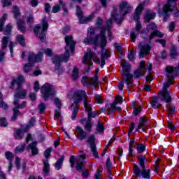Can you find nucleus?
<instances>
[{
    "label": "nucleus",
    "mask_w": 179,
    "mask_h": 179,
    "mask_svg": "<svg viewBox=\"0 0 179 179\" xmlns=\"http://www.w3.org/2000/svg\"><path fill=\"white\" fill-rule=\"evenodd\" d=\"M77 16L78 17L79 22L81 24L83 23H89V22H92V19H93V15H89L87 17L83 16V12L80 10V7L77 6Z\"/></svg>",
    "instance_id": "obj_18"
},
{
    "label": "nucleus",
    "mask_w": 179,
    "mask_h": 179,
    "mask_svg": "<svg viewBox=\"0 0 179 179\" xmlns=\"http://www.w3.org/2000/svg\"><path fill=\"white\" fill-rule=\"evenodd\" d=\"M34 65V64L33 62H28V63L26 64L24 66V72H25L26 73L30 72V71H31V68H33Z\"/></svg>",
    "instance_id": "obj_36"
},
{
    "label": "nucleus",
    "mask_w": 179,
    "mask_h": 179,
    "mask_svg": "<svg viewBox=\"0 0 179 179\" xmlns=\"http://www.w3.org/2000/svg\"><path fill=\"white\" fill-rule=\"evenodd\" d=\"M95 141L96 138L94 137V135L92 134L88 137L87 142V143H89L91 152H92V155L95 157V159H100V156H99V152H97V147L96 145V143H94Z\"/></svg>",
    "instance_id": "obj_15"
},
{
    "label": "nucleus",
    "mask_w": 179,
    "mask_h": 179,
    "mask_svg": "<svg viewBox=\"0 0 179 179\" xmlns=\"http://www.w3.org/2000/svg\"><path fill=\"white\" fill-rule=\"evenodd\" d=\"M0 108L8 110V104H6V103H5L3 101H0Z\"/></svg>",
    "instance_id": "obj_61"
},
{
    "label": "nucleus",
    "mask_w": 179,
    "mask_h": 179,
    "mask_svg": "<svg viewBox=\"0 0 179 179\" xmlns=\"http://www.w3.org/2000/svg\"><path fill=\"white\" fill-rule=\"evenodd\" d=\"M17 26L18 27V29L21 33H24L26 31V23L24 22V20H20L17 22Z\"/></svg>",
    "instance_id": "obj_33"
},
{
    "label": "nucleus",
    "mask_w": 179,
    "mask_h": 179,
    "mask_svg": "<svg viewBox=\"0 0 179 179\" xmlns=\"http://www.w3.org/2000/svg\"><path fill=\"white\" fill-rule=\"evenodd\" d=\"M138 69H141V71H143V72H145V71H146V66H145V62L141 61L140 62V68Z\"/></svg>",
    "instance_id": "obj_63"
},
{
    "label": "nucleus",
    "mask_w": 179,
    "mask_h": 179,
    "mask_svg": "<svg viewBox=\"0 0 179 179\" xmlns=\"http://www.w3.org/2000/svg\"><path fill=\"white\" fill-rule=\"evenodd\" d=\"M8 38H9V37H8V36H4L2 38V43H1V49L2 50H6V48H8Z\"/></svg>",
    "instance_id": "obj_39"
},
{
    "label": "nucleus",
    "mask_w": 179,
    "mask_h": 179,
    "mask_svg": "<svg viewBox=\"0 0 179 179\" xmlns=\"http://www.w3.org/2000/svg\"><path fill=\"white\" fill-rule=\"evenodd\" d=\"M142 10H143V4L141 3L136 8V12L133 15L134 20H136V22H139L138 20H139V19L141 17V15L142 13Z\"/></svg>",
    "instance_id": "obj_28"
},
{
    "label": "nucleus",
    "mask_w": 179,
    "mask_h": 179,
    "mask_svg": "<svg viewBox=\"0 0 179 179\" xmlns=\"http://www.w3.org/2000/svg\"><path fill=\"white\" fill-rule=\"evenodd\" d=\"M92 128H93V123L86 122V124L84 127V129L87 131V132H92Z\"/></svg>",
    "instance_id": "obj_45"
},
{
    "label": "nucleus",
    "mask_w": 179,
    "mask_h": 179,
    "mask_svg": "<svg viewBox=\"0 0 179 179\" xmlns=\"http://www.w3.org/2000/svg\"><path fill=\"white\" fill-rule=\"evenodd\" d=\"M38 110L41 114H43V113H44V111L45 110V104H44V103H41L38 106Z\"/></svg>",
    "instance_id": "obj_59"
},
{
    "label": "nucleus",
    "mask_w": 179,
    "mask_h": 179,
    "mask_svg": "<svg viewBox=\"0 0 179 179\" xmlns=\"http://www.w3.org/2000/svg\"><path fill=\"white\" fill-rule=\"evenodd\" d=\"M35 122L36 118L31 117L29 122V124L27 125V129H29V128H33L34 127Z\"/></svg>",
    "instance_id": "obj_48"
},
{
    "label": "nucleus",
    "mask_w": 179,
    "mask_h": 179,
    "mask_svg": "<svg viewBox=\"0 0 179 179\" xmlns=\"http://www.w3.org/2000/svg\"><path fill=\"white\" fill-rule=\"evenodd\" d=\"M94 36V33L90 34V38H85L83 43L85 44H87L88 45H97L98 44H101V68H104V65H106V59H108L110 58V53L108 50H105L104 47L107 45V39L104 35V31H101V39H99L98 36L93 37Z\"/></svg>",
    "instance_id": "obj_2"
},
{
    "label": "nucleus",
    "mask_w": 179,
    "mask_h": 179,
    "mask_svg": "<svg viewBox=\"0 0 179 179\" xmlns=\"http://www.w3.org/2000/svg\"><path fill=\"white\" fill-rule=\"evenodd\" d=\"M146 124H148V119H146L145 117H141L139 120V124L136 129V131H139V129H142L143 132H146V129H145Z\"/></svg>",
    "instance_id": "obj_29"
},
{
    "label": "nucleus",
    "mask_w": 179,
    "mask_h": 179,
    "mask_svg": "<svg viewBox=\"0 0 179 179\" xmlns=\"http://www.w3.org/2000/svg\"><path fill=\"white\" fill-rule=\"evenodd\" d=\"M79 78V70L78 67H74L72 73V79L73 80H76Z\"/></svg>",
    "instance_id": "obj_41"
},
{
    "label": "nucleus",
    "mask_w": 179,
    "mask_h": 179,
    "mask_svg": "<svg viewBox=\"0 0 179 179\" xmlns=\"http://www.w3.org/2000/svg\"><path fill=\"white\" fill-rule=\"evenodd\" d=\"M84 159H86L85 155H80L79 158H77L76 159L73 156H71L70 157V166L71 169H73L75 167V162H76V169L77 171H79V173H82L81 176L83 177V178H87L89 177V171L86 169V161L84 160Z\"/></svg>",
    "instance_id": "obj_5"
},
{
    "label": "nucleus",
    "mask_w": 179,
    "mask_h": 179,
    "mask_svg": "<svg viewBox=\"0 0 179 179\" xmlns=\"http://www.w3.org/2000/svg\"><path fill=\"white\" fill-rule=\"evenodd\" d=\"M27 96V90H20L15 92L14 96V106L19 103V99H26Z\"/></svg>",
    "instance_id": "obj_22"
},
{
    "label": "nucleus",
    "mask_w": 179,
    "mask_h": 179,
    "mask_svg": "<svg viewBox=\"0 0 179 179\" xmlns=\"http://www.w3.org/2000/svg\"><path fill=\"white\" fill-rule=\"evenodd\" d=\"M5 156H6V158L7 159V160H9V162H12V159H13V157H14L13 153L10 152H6L5 153Z\"/></svg>",
    "instance_id": "obj_55"
},
{
    "label": "nucleus",
    "mask_w": 179,
    "mask_h": 179,
    "mask_svg": "<svg viewBox=\"0 0 179 179\" xmlns=\"http://www.w3.org/2000/svg\"><path fill=\"white\" fill-rule=\"evenodd\" d=\"M117 106V101H113V103L110 105V109L112 111H122V108L120 106Z\"/></svg>",
    "instance_id": "obj_42"
},
{
    "label": "nucleus",
    "mask_w": 179,
    "mask_h": 179,
    "mask_svg": "<svg viewBox=\"0 0 179 179\" xmlns=\"http://www.w3.org/2000/svg\"><path fill=\"white\" fill-rule=\"evenodd\" d=\"M1 3L3 5V8H6V6H10V5H12V1H10V0H1Z\"/></svg>",
    "instance_id": "obj_53"
},
{
    "label": "nucleus",
    "mask_w": 179,
    "mask_h": 179,
    "mask_svg": "<svg viewBox=\"0 0 179 179\" xmlns=\"http://www.w3.org/2000/svg\"><path fill=\"white\" fill-rule=\"evenodd\" d=\"M93 58H96V54L92 51H88L85 55L83 59V63L84 64H88L90 66H92L93 65Z\"/></svg>",
    "instance_id": "obj_23"
},
{
    "label": "nucleus",
    "mask_w": 179,
    "mask_h": 179,
    "mask_svg": "<svg viewBox=\"0 0 179 179\" xmlns=\"http://www.w3.org/2000/svg\"><path fill=\"white\" fill-rule=\"evenodd\" d=\"M76 136L77 139H79L80 141H83L86 139V138H87V132L85 131V130H83V128H82L80 126H77L76 127Z\"/></svg>",
    "instance_id": "obj_24"
},
{
    "label": "nucleus",
    "mask_w": 179,
    "mask_h": 179,
    "mask_svg": "<svg viewBox=\"0 0 179 179\" xmlns=\"http://www.w3.org/2000/svg\"><path fill=\"white\" fill-rule=\"evenodd\" d=\"M131 10H132L131 5H129L127 1H122L120 5V12L117 13L114 10L112 13V18L117 24H120V23L122 22L124 16L126 15L127 13H129Z\"/></svg>",
    "instance_id": "obj_6"
},
{
    "label": "nucleus",
    "mask_w": 179,
    "mask_h": 179,
    "mask_svg": "<svg viewBox=\"0 0 179 179\" xmlns=\"http://www.w3.org/2000/svg\"><path fill=\"white\" fill-rule=\"evenodd\" d=\"M177 55H178V52H177V50L176 48H172L171 50L170 56L172 59H175V58H177Z\"/></svg>",
    "instance_id": "obj_47"
},
{
    "label": "nucleus",
    "mask_w": 179,
    "mask_h": 179,
    "mask_svg": "<svg viewBox=\"0 0 179 179\" xmlns=\"http://www.w3.org/2000/svg\"><path fill=\"white\" fill-rule=\"evenodd\" d=\"M94 99L96 103H97L98 104H102L103 99L101 98V96H100L99 94H96Z\"/></svg>",
    "instance_id": "obj_57"
},
{
    "label": "nucleus",
    "mask_w": 179,
    "mask_h": 179,
    "mask_svg": "<svg viewBox=\"0 0 179 179\" xmlns=\"http://www.w3.org/2000/svg\"><path fill=\"white\" fill-rule=\"evenodd\" d=\"M138 153H143L146 149V146L144 144H140L136 147Z\"/></svg>",
    "instance_id": "obj_46"
},
{
    "label": "nucleus",
    "mask_w": 179,
    "mask_h": 179,
    "mask_svg": "<svg viewBox=\"0 0 179 179\" xmlns=\"http://www.w3.org/2000/svg\"><path fill=\"white\" fill-rule=\"evenodd\" d=\"M167 78H168V81L166 83H165L164 85V89L162 90H161L159 92V93L166 92L168 94V95L171 96V95H170V92L167 89H169V87H170V86H171V85H173V83H171V80H174V76H173V74L168 73Z\"/></svg>",
    "instance_id": "obj_26"
},
{
    "label": "nucleus",
    "mask_w": 179,
    "mask_h": 179,
    "mask_svg": "<svg viewBox=\"0 0 179 179\" xmlns=\"http://www.w3.org/2000/svg\"><path fill=\"white\" fill-rule=\"evenodd\" d=\"M86 96V92L83 90L76 91L74 92L73 97L75 99V101L73 104H71V108H73L71 120L75 121L76 120V115H78V112L79 111V108H78V104L80 103L83 97Z\"/></svg>",
    "instance_id": "obj_10"
},
{
    "label": "nucleus",
    "mask_w": 179,
    "mask_h": 179,
    "mask_svg": "<svg viewBox=\"0 0 179 179\" xmlns=\"http://www.w3.org/2000/svg\"><path fill=\"white\" fill-rule=\"evenodd\" d=\"M156 29H157V26L155 23H150L147 27V30H155V31Z\"/></svg>",
    "instance_id": "obj_58"
},
{
    "label": "nucleus",
    "mask_w": 179,
    "mask_h": 179,
    "mask_svg": "<svg viewBox=\"0 0 179 179\" xmlns=\"http://www.w3.org/2000/svg\"><path fill=\"white\" fill-rule=\"evenodd\" d=\"M65 159L64 156L61 157L55 163V167L56 170H61L62 167V163H64V159Z\"/></svg>",
    "instance_id": "obj_34"
},
{
    "label": "nucleus",
    "mask_w": 179,
    "mask_h": 179,
    "mask_svg": "<svg viewBox=\"0 0 179 179\" xmlns=\"http://www.w3.org/2000/svg\"><path fill=\"white\" fill-rule=\"evenodd\" d=\"M81 82L83 86H89V85H92L95 87H99V86H100V83L99 82V76L97 74H95L94 78H89L85 76L83 77Z\"/></svg>",
    "instance_id": "obj_13"
},
{
    "label": "nucleus",
    "mask_w": 179,
    "mask_h": 179,
    "mask_svg": "<svg viewBox=\"0 0 179 179\" xmlns=\"http://www.w3.org/2000/svg\"><path fill=\"white\" fill-rule=\"evenodd\" d=\"M24 82V77L23 76H19L18 78L17 79H14L13 80V81L11 82V85L10 86V89H13V86H15V85H17V90H19V89H20V87H22V83H23Z\"/></svg>",
    "instance_id": "obj_27"
},
{
    "label": "nucleus",
    "mask_w": 179,
    "mask_h": 179,
    "mask_svg": "<svg viewBox=\"0 0 179 179\" xmlns=\"http://www.w3.org/2000/svg\"><path fill=\"white\" fill-rule=\"evenodd\" d=\"M87 95H86V92H85V96H83L82 99H84V107L85 108V111L89 114L90 113L92 112V104L89 103V101L87 100Z\"/></svg>",
    "instance_id": "obj_30"
},
{
    "label": "nucleus",
    "mask_w": 179,
    "mask_h": 179,
    "mask_svg": "<svg viewBox=\"0 0 179 179\" xmlns=\"http://www.w3.org/2000/svg\"><path fill=\"white\" fill-rule=\"evenodd\" d=\"M139 57L140 58H143L146 54L150 52V43H146L145 42H141L139 44Z\"/></svg>",
    "instance_id": "obj_17"
},
{
    "label": "nucleus",
    "mask_w": 179,
    "mask_h": 179,
    "mask_svg": "<svg viewBox=\"0 0 179 179\" xmlns=\"http://www.w3.org/2000/svg\"><path fill=\"white\" fill-rule=\"evenodd\" d=\"M6 19H8V14H4L1 19H0V31H3L5 36H8L10 34V31L13 29L12 24H8L3 29V26L5 24V22H6Z\"/></svg>",
    "instance_id": "obj_14"
},
{
    "label": "nucleus",
    "mask_w": 179,
    "mask_h": 179,
    "mask_svg": "<svg viewBox=\"0 0 179 179\" xmlns=\"http://www.w3.org/2000/svg\"><path fill=\"white\" fill-rule=\"evenodd\" d=\"M55 104L57 106V108H61L62 104H61V100L58 98L55 99Z\"/></svg>",
    "instance_id": "obj_62"
},
{
    "label": "nucleus",
    "mask_w": 179,
    "mask_h": 179,
    "mask_svg": "<svg viewBox=\"0 0 179 179\" xmlns=\"http://www.w3.org/2000/svg\"><path fill=\"white\" fill-rule=\"evenodd\" d=\"M16 39L17 43H19V44H20V45H22V47H24V36L22 35H17L16 36Z\"/></svg>",
    "instance_id": "obj_40"
},
{
    "label": "nucleus",
    "mask_w": 179,
    "mask_h": 179,
    "mask_svg": "<svg viewBox=\"0 0 179 179\" xmlns=\"http://www.w3.org/2000/svg\"><path fill=\"white\" fill-rule=\"evenodd\" d=\"M0 127H8V122L5 117L0 118Z\"/></svg>",
    "instance_id": "obj_56"
},
{
    "label": "nucleus",
    "mask_w": 179,
    "mask_h": 179,
    "mask_svg": "<svg viewBox=\"0 0 179 179\" xmlns=\"http://www.w3.org/2000/svg\"><path fill=\"white\" fill-rule=\"evenodd\" d=\"M26 101H23L22 104L19 105V103L15 106V107L13 109V115L11 117V121H16V118H17V115L20 114V111L19 110V108H24L26 107Z\"/></svg>",
    "instance_id": "obj_25"
},
{
    "label": "nucleus",
    "mask_w": 179,
    "mask_h": 179,
    "mask_svg": "<svg viewBox=\"0 0 179 179\" xmlns=\"http://www.w3.org/2000/svg\"><path fill=\"white\" fill-rule=\"evenodd\" d=\"M51 150H52V148H48L45 150L44 152V156L46 159H43V171L45 174V176H48V173H50V163H48V157L51 155Z\"/></svg>",
    "instance_id": "obj_16"
},
{
    "label": "nucleus",
    "mask_w": 179,
    "mask_h": 179,
    "mask_svg": "<svg viewBox=\"0 0 179 179\" xmlns=\"http://www.w3.org/2000/svg\"><path fill=\"white\" fill-rule=\"evenodd\" d=\"M26 148V143H22L15 148V153H23Z\"/></svg>",
    "instance_id": "obj_38"
},
{
    "label": "nucleus",
    "mask_w": 179,
    "mask_h": 179,
    "mask_svg": "<svg viewBox=\"0 0 179 179\" xmlns=\"http://www.w3.org/2000/svg\"><path fill=\"white\" fill-rule=\"evenodd\" d=\"M103 23L104 22L103 21V19L101 17H98L96 22V26L98 27V29H101V33L100 35H94V32L93 31H90V37L89 38H90V34L91 33H94L93 38H94L95 37L98 36L99 40H101V31L104 32V36L106 37V31H108V36L111 40V29H113V20L111 19H109L106 22V27L103 26Z\"/></svg>",
    "instance_id": "obj_7"
},
{
    "label": "nucleus",
    "mask_w": 179,
    "mask_h": 179,
    "mask_svg": "<svg viewBox=\"0 0 179 179\" xmlns=\"http://www.w3.org/2000/svg\"><path fill=\"white\" fill-rule=\"evenodd\" d=\"M61 8L64 10L63 16H65V15H68V9L66 8V5L62 1H59V5L57 4L52 7V13H58Z\"/></svg>",
    "instance_id": "obj_21"
},
{
    "label": "nucleus",
    "mask_w": 179,
    "mask_h": 179,
    "mask_svg": "<svg viewBox=\"0 0 179 179\" xmlns=\"http://www.w3.org/2000/svg\"><path fill=\"white\" fill-rule=\"evenodd\" d=\"M166 110L171 115H174V113H176V107L174 106H171L169 108H166Z\"/></svg>",
    "instance_id": "obj_52"
},
{
    "label": "nucleus",
    "mask_w": 179,
    "mask_h": 179,
    "mask_svg": "<svg viewBox=\"0 0 179 179\" xmlns=\"http://www.w3.org/2000/svg\"><path fill=\"white\" fill-rule=\"evenodd\" d=\"M37 142L34 141L28 145V149H31L33 156L38 155V148H36Z\"/></svg>",
    "instance_id": "obj_31"
},
{
    "label": "nucleus",
    "mask_w": 179,
    "mask_h": 179,
    "mask_svg": "<svg viewBox=\"0 0 179 179\" xmlns=\"http://www.w3.org/2000/svg\"><path fill=\"white\" fill-rule=\"evenodd\" d=\"M141 29H142V24H141V22L137 21L136 23V29L132 30L130 32V38H131L133 43H135L136 38L138 36H139V33H141Z\"/></svg>",
    "instance_id": "obj_20"
},
{
    "label": "nucleus",
    "mask_w": 179,
    "mask_h": 179,
    "mask_svg": "<svg viewBox=\"0 0 179 179\" xmlns=\"http://www.w3.org/2000/svg\"><path fill=\"white\" fill-rule=\"evenodd\" d=\"M15 43L10 41L8 45L11 57H13V47H15Z\"/></svg>",
    "instance_id": "obj_60"
},
{
    "label": "nucleus",
    "mask_w": 179,
    "mask_h": 179,
    "mask_svg": "<svg viewBox=\"0 0 179 179\" xmlns=\"http://www.w3.org/2000/svg\"><path fill=\"white\" fill-rule=\"evenodd\" d=\"M26 131L24 129H17L15 130L14 136L15 139H23V136H24V133Z\"/></svg>",
    "instance_id": "obj_32"
},
{
    "label": "nucleus",
    "mask_w": 179,
    "mask_h": 179,
    "mask_svg": "<svg viewBox=\"0 0 179 179\" xmlns=\"http://www.w3.org/2000/svg\"><path fill=\"white\" fill-rule=\"evenodd\" d=\"M141 108H142V106H141L134 107V109L133 110V115L134 116H136L138 114H140L141 111H142V110H141Z\"/></svg>",
    "instance_id": "obj_49"
},
{
    "label": "nucleus",
    "mask_w": 179,
    "mask_h": 179,
    "mask_svg": "<svg viewBox=\"0 0 179 179\" xmlns=\"http://www.w3.org/2000/svg\"><path fill=\"white\" fill-rule=\"evenodd\" d=\"M13 12L15 19H17V17L20 16V11L19 10V8H17V6H14Z\"/></svg>",
    "instance_id": "obj_44"
},
{
    "label": "nucleus",
    "mask_w": 179,
    "mask_h": 179,
    "mask_svg": "<svg viewBox=\"0 0 179 179\" xmlns=\"http://www.w3.org/2000/svg\"><path fill=\"white\" fill-rule=\"evenodd\" d=\"M96 131L99 133L104 132V127L103 126V123L100 122H98Z\"/></svg>",
    "instance_id": "obj_51"
},
{
    "label": "nucleus",
    "mask_w": 179,
    "mask_h": 179,
    "mask_svg": "<svg viewBox=\"0 0 179 179\" xmlns=\"http://www.w3.org/2000/svg\"><path fill=\"white\" fill-rule=\"evenodd\" d=\"M163 34L158 30L154 31L149 36L150 40H152V38H155V37H163Z\"/></svg>",
    "instance_id": "obj_35"
},
{
    "label": "nucleus",
    "mask_w": 179,
    "mask_h": 179,
    "mask_svg": "<svg viewBox=\"0 0 179 179\" xmlns=\"http://www.w3.org/2000/svg\"><path fill=\"white\" fill-rule=\"evenodd\" d=\"M151 106L155 110L162 107V103L159 101H164L166 104H170L173 101V98L167 92H159L158 96H152Z\"/></svg>",
    "instance_id": "obj_9"
},
{
    "label": "nucleus",
    "mask_w": 179,
    "mask_h": 179,
    "mask_svg": "<svg viewBox=\"0 0 179 179\" xmlns=\"http://www.w3.org/2000/svg\"><path fill=\"white\" fill-rule=\"evenodd\" d=\"M155 16H156V13L147 11L145 16V22H149V20H150L151 19H155Z\"/></svg>",
    "instance_id": "obj_37"
},
{
    "label": "nucleus",
    "mask_w": 179,
    "mask_h": 179,
    "mask_svg": "<svg viewBox=\"0 0 179 179\" xmlns=\"http://www.w3.org/2000/svg\"><path fill=\"white\" fill-rule=\"evenodd\" d=\"M43 61V52H39L37 55H34L33 52H28V62H41Z\"/></svg>",
    "instance_id": "obj_19"
},
{
    "label": "nucleus",
    "mask_w": 179,
    "mask_h": 179,
    "mask_svg": "<svg viewBox=\"0 0 179 179\" xmlns=\"http://www.w3.org/2000/svg\"><path fill=\"white\" fill-rule=\"evenodd\" d=\"M41 93L45 101H47V100H48L50 97H52V96L55 94V89L52 85L49 83H45L41 87Z\"/></svg>",
    "instance_id": "obj_12"
},
{
    "label": "nucleus",
    "mask_w": 179,
    "mask_h": 179,
    "mask_svg": "<svg viewBox=\"0 0 179 179\" xmlns=\"http://www.w3.org/2000/svg\"><path fill=\"white\" fill-rule=\"evenodd\" d=\"M27 23L31 27V24L34 23V17L32 15H29L27 17Z\"/></svg>",
    "instance_id": "obj_50"
},
{
    "label": "nucleus",
    "mask_w": 179,
    "mask_h": 179,
    "mask_svg": "<svg viewBox=\"0 0 179 179\" xmlns=\"http://www.w3.org/2000/svg\"><path fill=\"white\" fill-rule=\"evenodd\" d=\"M136 54V52L135 50H133V51L130 52V53H129L128 58H129V61H134L135 59Z\"/></svg>",
    "instance_id": "obj_54"
},
{
    "label": "nucleus",
    "mask_w": 179,
    "mask_h": 179,
    "mask_svg": "<svg viewBox=\"0 0 179 179\" xmlns=\"http://www.w3.org/2000/svg\"><path fill=\"white\" fill-rule=\"evenodd\" d=\"M64 41L66 43L64 48L66 55L60 56L55 55L52 58V63L55 64V71H57L59 73L64 72V69L61 66V64L69 61V52H73L75 51V45H76V42L73 41L72 36H66L64 38Z\"/></svg>",
    "instance_id": "obj_1"
},
{
    "label": "nucleus",
    "mask_w": 179,
    "mask_h": 179,
    "mask_svg": "<svg viewBox=\"0 0 179 179\" xmlns=\"http://www.w3.org/2000/svg\"><path fill=\"white\" fill-rule=\"evenodd\" d=\"M122 66L123 69L122 75L124 77V83L127 86L130 87H132V79L134 78V79H138V78H142V76L145 74V71L139 69L134 71V75L129 73L131 71V65L127 63V61L124 59L122 61Z\"/></svg>",
    "instance_id": "obj_3"
},
{
    "label": "nucleus",
    "mask_w": 179,
    "mask_h": 179,
    "mask_svg": "<svg viewBox=\"0 0 179 179\" xmlns=\"http://www.w3.org/2000/svg\"><path fill=\"white\" fill-rule=\"evenodd\" d=\"M42 28L40 24H37L34 31L36 36L41 40V41H45V32L48 30V22H47V18L44 17L42 19Z\"/></svg>",
    "instance_id": "obj_11"
},
{
    "label": "nucleus",
    "mask_w": 179,
    "mask_h": 179,
    "mask_svg": "<svg viewBox=\"0 0 179 179\" xmlns=\"http://www.w3.org/2000/svg\"><path fill=\"white\" fill-rule=\"evenodd\" d=\"M117 102V104H122V101H124V100L122 99V97L117 96H116V98L115 99V101Z\"/></svg>",
    "instance_id": "obj_64"
},
{
    "label": "nucleus",
    "mask_w": 179,
    "mask_h": 179,
    "mask_svg": "<svg viewBox=\"0 0 179 179\" xmlns=\"http://www.w3.org/2000/svg\"><path fill=\"white\" fill-rule=\"evenodd\" d=\"M111 167H113V163H111V161L110 160V157H108L106 160V169L108 171V175L111 174L110 169Z\"/></svg>",
    "instance_id": "obj_43"
},
{
    "label": "nucleus",
    "mask_w": 179,
    "mask_h": 179,
    "mask_svg": "<svg viewBox=\"0 0 179 179\" xmlns=\"http://www.w3.org/2000/svg\"><path fill=\"white\" fill-rule=\"evenodd\" d=\"M138 164L140 167H141V169L139 168V166H138V165L136 164L134 166L133 170L135 176L137 178L139 177H142V178L144 179H150L151 171L150 169H146V166L145 165V162H148L146 157H145L144 155H139L138 157Z\"/></svg>",
    "instance_id": "obj_4"
},
{
    "label": "nucleus",
    "mask_w": 179,
    "mask_h": 179,
    "mask_svg": "<svg viewBox=\"0 0 179 179\" xmlns=\"http://www.w3.org/2000/svg\"><path fill=\"white\" fill-rule=\"evenodd\" d=\"M178 0H168L166 4L163 7V10L159 11V16H163L164 22H167V19L170 17V12L175 10L174 16L178 17L179 10L176 9V2Z\"/></svg>",
    "instance_id": "obj_8"
}]
</instances>
